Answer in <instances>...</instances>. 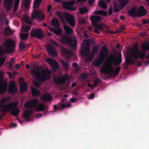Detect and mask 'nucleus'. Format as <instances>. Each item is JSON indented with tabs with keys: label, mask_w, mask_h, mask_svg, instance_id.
Segmentation results:
<instances>
[{
	"label": "nucleus",
	"mask_w": 149,
	"mask_h": 149,
	"mask_svg": "<svg viewBox=\"0 0 149 149\" xmlns=\"http://www.w3.org/2000/svg\"><path fill=\"white\" fill-rule=\"evenodd\" d=\"M122 60L121 54H118L117 58H116L115 55L111 54L107 59L106 65L102 69V73L108 74L112 77L117 76L120 71L121 68L118 66L114 70L112 64L114 63L115 65H119L121 63Z\"/></svg>",
	"instance_id": "obj_1"
},
{
	"label": "nucleus",
	"mask_w": 149,
	"mask_h": 149,
	"mask_svg": "<svg viewBox=\"0 0 149 149\" xmlns=\"http://www.w3.org/2000/svg\"><path fill=\"white\" fill-rule=\"evenodd\" d=\"M33 77L37 79V80L33 81L34 85L37 88L41 86L42 85V83L46 81L51 77V71L48 70L40 72L38 70H36L35 68L33 70Z\"/></svg>",
	"instance_id": "obj_2"
},
{
	"label": "nucleus",
	"mask_w": 149,
	"mask_h": 149,
	"mask_svg": "<svg viewBox=\"0 0 149 149\" xmlns=\"http://www.w3.org/2000/svg\"><path fill=\"white\" fill-rule=\"evenodd\" d=\"M15 43L13 40L8 38L3 42V46L4 48H0V56L4 55L6 53H11L15 47Z\"/></svg>",
	"instance_id": "obj_3"
},
{
	"label": "nucleus",
	"mask_w": 149,
	"mask_h": 149,
	"mask_svg": "<svg viewBox=\"0 0 149 149\" xmlns=\"http://www.w3.org/2000/svg\"><path fill=\"white\" fill-rule=\"evenodd\" d=\"M55 14L58 15L61 20L65 18L67 22L72 27H74L75 26V19L72 15L68 13L65 14L61 13L59 11L56 12Z\"/></svg>",
	"instance_id": "obj_4"
},
{
	"label": "nucleus",
	"mask_w": 149,
	"mask_h": 149,
	"mask_svg": "<svg viewBox=\"0 0 149 149\" xmlns=\"http://www.w3.org/2000/svg\"><path fill=\"white\" fill-rule=\"evenodd\" d=\"M131 51L132 56L135 60L137 59L138 57L141 59H143L146 56L145 53L140 51L138 49V46L133 47Z\"/></svg>",
	"instance_id": "obj_5"
},
{
	"label": "nucleus",
	"mask_w": 149,
	"mask_h": 149,
	"mask_svg": "<svg viewBox=\"0 0 149 149\" xmlns=\"http://www.w3.org/2000/svg\"><path fill=\"white\" fill-rule=\"evenodd\" d=\"M90 40H91L89 39L88 40H85V42H86V45L84 43L81 44L80 54L83 56H87L89 54L90 49L88 45L89 43Z\"/></svg>",
	"instance_id": "obj_6"
},
{
	"label": "nucleus",
	"mask_w": 149,
	"mask_h": 149,
	"mask_svg": "<svg viewBox=\"0 0 149 149\" xmlns=\"http://www.w3.org/2000/svg\"><path fill=\"white\" fill-rule=\"evenodd\" d=\"M44 36V32L41 29H37L34 30L32 29L30 32L31 37H36L40 40L42 39Z\"/></svg>",
	"instance_id": "obj_7"
},
{
	"label": "nucleus",
	"mask_w": 149,
	"mask_h": 149,
	"mask_svg": "<svg viewBox=\"0 0 149 149\" xmlns=\"http://www.w3.org/2000/svg\"><path fill=\"white\" fill-rule=\"evenodd\" d=\"M18 88L14 80H12L9 82L8 92L12 95H15L17 92Z\"/></svg>",
	"instance_id": "obj_8"
},
{
	"label": "nucleus",
	"mask_w": 149,
	"mask_h": 149,
	"mask_svg": "<svg viewBox=\"0 0 149 149\" xmlns=\"http://www.w3.org/2000/svg\"><path fill=\"white\" fill-rule=\"evenodd\" d=\"M109 52V50L106 46H102L98 60L103 63Z\"/></svg>",
	"instance_id": "obj_9"
},
{
	"label": "nucleus",
	"mask_w": 149,
	"mask_h": 149,
	"mask_svg": "<svg viewBox=\"0 0 149 149\" xmlns=\"http://www.w3.org/2000/svg\"><path fill=\"white\" fill-rule=\"evenodd\" d=\"M32 16L33 19L38 18L40 21L43 19L45 16L42 11L36 10L32 13Z\"/></svg>",
	"instance_id": "obj_10"
},
{
	"label": "nucleus",
	"mask_w": 149,
	"mask_h": 149,
	"mask_svg": "<svg viewBox=\"0 0 149 149\" xmlns=\"http://www.w3.org/2000/svg\"><path fill=\"white\" fill-rule=\"evenodd\" d=\"M14 0H3V5L4 9L7 11H9L11 8Z\"/></svg>",
	"instance_id": "obj_11"
},
{
	"label": "nucleus",
	"mask_w": 149,
	"mask_h": 149,
	"mask_svg": "<svg viewBox=\"0 0 149 149\" xmlns=\"http://www.w3.org/2000/svg\"><path fill=\"white\" fill-rule=\"evenodd\" d=\"M14 105L13 102H9L6 105H0V108L1 109V112H9L10 110H12Z\"/></svg>",
	"instance_id": "obj_12"
},
{
	"label": "nucleus",
	"mask_w": 149,
	"mask_h": 149,
	"mask_svg": "<svg viewBox=\"0 0 149 149\" xmlns=\"http://www.w3.org/2000/svg\"><path fill=\"white\" fill-rule=\"evenodd\" d=\"M46 49L48 53L51 55L52 56L55 57L57 55V54L55 48L49 44L47 45Z\"/></svg>",
	"instance_id": "obj_13"
},
{
	"label": "nucleus",
	"mask_w": 149,
	"mask_h": 149,
	"mask_svg": "<svg viewBox=\"0 0 149 149\" xmlns=\"http://www.w3.org/2000/svg\"><path fill=\"white\" fill-rule=\"evenodd\" d=\"M47 62L51 66L53 70H55L58 69V64L55 59L48 58L47 59Z\"/></svg>",
	"instance_id": "obj_14"
},
{
	"label": "nucleus",
	"mask_w": 149,
	"mask_h": 149,
	"mask_svg": "<svg viewBox=\"0 0 149 149\" xmlns=\"http://www.w3.org/2000/svg\"><path fill=\"white\" fill-rule=\"evenodd\" d=\"M74 0H72L63 3V6L64 8L70 11H73L75 10V8L73 7V6L75 3Z\"/></svg>",
	"instance_id": "obj_15"
},
{
	"label": "nucleus",
	"mask_w": 149,
	"mask_h": 149,
	"mask_svg": "<svg viewBox=\"0 0 149 149\" xmlns=\"http://www.w3.org/2000/svg\"><path fill=\"white\" fill-rule=\"evenodd\" d=\"M90 19L92 25L94 26L102 20V19L100 16L96 15L91 16Z\"/></svg>",
	"instance_id": "obj_16"
},
{
	"label": "nucleus",
	"mask_w": 149,
	"mask_h": 149,
	"mask_svg": "<svg viewBox=\"0 0 149 149\" xmlns=\"http://www.w3.org/2000/svg\"><path fill=\"white\" fill-rule=\"evenodd\" d=\"M137 17H141L142 16H145L147 11L144 6H141L137 9Z\"/></svg>",
	"instance_id": "obj_17"
},
{
	"label": "nucleus",
	"mask_w": 149,
	"mask_h": 149,
	"mask_svg": "<svg viewBox=\"0 0 149 149\" xmlns=\"http://www.w3.org/2000/svg\"><path fill=\"white\" fill-rule=\"evenodd\" d=\"M60 41L63 44L68 45L72 42V38L68 36H64L61 37Z\"/></svg>",
	"instance_id": "obj_18"
},
{
	"label": "nucleus",
	"mask_w": 149,
	"mask_h": 149,
	"mask_svg": "<svg viewBox=\"0 0 149 149\" xmlns=\"http://www.w3.org/2000/svg\"><path fill=\"white\" fill-rule=\"evenodd\" d=\"M41 99L44 102H49L52 101L53 100V98L52 96L49 93H47L43 94L41 97Z\"/></svg>",
	"instance_id": "obj_19"
},
{
	"label": "nucleus",
	"mask_w": 149,
	"mask_h": 149,
	"mask_svg": "<svg viewBox=\"0 0 149 149\" xmlns=\"http://www.w3.org/2000/svg\"><path fill=\"white\" fill-rule=\"evenodd\" d=\"M128 15L133 18L137 17V9L134 7L131 8L127 11Z\"/></svg>",
	"instance_id": "obj_20"
},
{
	"label": "nucleus",
	"mask_w": 149,
	"mask_h": 149,
	"mask_svg": "<svg viewBox=\"0 0 149 149\" xmlns=\"http://www.w3.org/2000/svg\"><path fill=\"white\" fill-rule=\"evenodd\" d=\"M38 103V101L35 100H33L29 101L26 102L25 105L27 108H31L35 107Z\"/></svg>",
	"instance_id": "obj_21"
},
{
	"label": "nucleus",
	"mask_w": 149,
	"mask_h": 149,
	"mask_svg": "<svg viewBox=\"0 0 149 149\" xmlns=\"http://www.w3.org/2000/svg\"><path fill=\"white\" fill-rule=\"evenodd\" d=\"M66 80V77L65 76H63L62 77L55 79V83L57 85H61L65 83Z\"/></svg>",
	"instance_id": "obj_22"
},
{
	"label": "nucleus",
	"mask_w": 149,
	"mask_h": 149,
	"mask_svg": "<svg viewBox=\"0 0 149 149\" xmlns=\"http://www.w3.org/2000/svg\"><path fill=\"white\" fill-rule=\"evenodd\" d=\"M19 90L21 93H26L28 90V86L26 82L22 83L19 85Z\"/></svg>",
	"instance_id": "obj_23"
},
{
	"label": "nucleus",
	"mask_w": 149,
	"mask_h": 149,
	"mask_svg": "<svg viewBox=\"0 0 149 149\" xmlns=\"http://www.w3.org/2000/svg\"><path fill=\"white\" fill-rule=\"evenodd\" d=\"M7 88V84L3 82L0 85V95L4 94Z\"/></svg>",
	"instance_id": "obj_24"
},
{
	"label": "nucleus",
	"mask_w": 149,
	"mask_h": 149,
	"mask_svg": "<svg viewBox=\"0 0 149 149\" xmlns=\"http://www.w3.org/2000/svg\"><path fill=\"white\" fill-rule=\"evenodd\" d=\"M61 51L64 55H66L68 58H69L72 54V52L69 50L67 49L66 48L62 47L61 49Z\"/></svg>",
	"instance_id": "obj_25"
},
{
	"label": "nucleus",
	"mask_w": 149,
	"mask_h": 149,
	"mask_svg": "<svg viewBox=\"0 0 149 149\" xmlns=\"http://www.w3.org/2000/svg\"><path fill=\"white\" fill-rule=\"evenodd\" d=\"M32 111H28L25 112L24 117V118L27 121H28L30 120L31 118L30 116L32 114Z\"/></svg>",
	"instance_id": "obj_26"
},
{
	"label": "nucleus",
	"mask_w": 149,
	"mask_h": 149,
	"mask_svg": "<svg viewBox=\"0 0 149 149\" xmlns=\"http://www.w3.org/2000/svg\"><path fill=\"white\" fill-rule=\"evenodd\" d=\"M64 29L66 34H72L73 33V30L68 26L66 25H64Z\"/></svg>",
	"instance_id": "obj_27"
},
{
	"label": "nucleus",
	"mask_w": 149,
	"mask_h": 149,
	"mask_svg": "<svg viewBox=\"0 0 149 149\" xmlns=\"http://www.w3.org/2000/svg\"><path fill=\"white\" fill-rule=\"evenodd\" d=\"M19 109L16 107H14L11 111L10 113L15 117H16L19 114Z\"/></svg>",
	"instance_id": "obj_28"
},
{
	"label": "nucleus",
	"mask_w": 149,
	"mask_h": 149,
	"mask_svg": "<svg viewBox=\"0 0 149 149\" xmlns=\"http://www.w3.org/2000/svg\"><path fill=\"white\" fill-rule=\"evenodd\" d=\"M95 28L102 30L103 28L107 29L108 27L104 24L101 23V24H97L93 26Z\"/></svg>",
	"instance_id": "obj_29"
},
{
	"label": "nucleus",
	"mask_w": 149,
	"mask_h": 149,
	"mask_svg": "<svg viewBox=\"0 0 149 149\" xmlns=\"http://www.w3.org/2000/svg\"><path fill=\"white\" fill-rule=\"evenodd\" d=\"M70 48L72 50L76 49L77 45V42L76 40H73L71 43L69 44Z\"/></svg>",
	"instance_id": "obj_30"
},
{
	"label": "nucleus",
	"mask_w": 149,
	"mask_h": 149,
	"mask_svg": "<svg viewBox=\"0 0 149 149\" xmlns=\"http://www.w3.org/2000/svg\"><path fill=\"white\" fill-rule=\"evenodd\" d=\"M51 22L53 26L56 28L59 27V22L57 19L55 18L54 19H52Z\"/></svg>",
	"instance_id": "obj_31"
},
{
	"label": "nucleus",
	"mask_w": 149,
	"mask_h": 149,
	"mask_svg": "<svg viewBox=\"0 0 149 149\" xmlns=\"http://www.w3.org/2000/svg\"><path fill=\"white\" fill-rule=\"evenodd\" d=\"M98 6L103 9H105L107 7V5L104 1H100L98 2Z\"/></svg>",
	"instance_id": "obj_32"
},
{
	"label": "nucleus",
	"mask_w": 149,
	"mask_h": 149,
	"mask_svg": "<svg viewBox=\"0 0 149 149\" xmlns=\"http://www.w3.org/2000/svg\"><path fill=\"white\" fill-rule=\"evenodd\" d=\"M41 1L42 0H34L33 3V9H36L39 8Z\"/></svg>",
	"instance_id": "obj_33"
},
{
	"label": "nucleus",
	"mask_w": 149,
	"mask_h": 149,
	"mask_svg": "<svg viewBox=\"0 0 149 149\" xmlns=\"http://www.w3.org/2000/svg\"><path fill=\"white\" fill-rule=\"evenodd\" d=\"M61 65L66 71H68L69 69V63L66 61L63 60L61 61Z\"/></svg>",
	"instance_id": "obj_34"
},
{
	"label": "nucleus",
	"mask_w": 149,
	"mask_h": 149,
	"mask_svg": "<svg viewBox=\"0 0 149 149\" xmlns=\"http://www.w3.org/2000/svg\"><path fill=\"white\" fill-rule=\"evenodd\" d=\"M31 90L32 95L33 96H38L41 93L39 91L36 89L34 88H32Z\"/></svg>",
	"instance_id": "obj_35"
},
{
	"label": "nucleus",
	"mask_w": 149,
	"mask_h": 149,
	"mask_svg": "<svg viewBox=\"0 0 149 149\" xmlns=\"http://www.w3.org/2000/svg\"><path fill=\"white\" fill-rule=\"evenodd\" d=\"M93 13L94 14H96L104 15L106 16H107V12L104 10H99L96 11H94Z\"/></svg>",
	"instance_id": "obj_36"
},
{
	"label": "nucleus",
	"mask_w": 149,
	"mask_h": 149,
	"mask_svg": "<svg viewBox=\"0 0 149 149\" xmlns=\"http://www.w3.org/2000/svg\"><path fill=\"white\" fill-rule=\"evenodd\" d=\"M57 29H51V31H53L55 34L57 35H60L62 33V31L61 28H57Z\"/></svg>",
	"instance_id": "obj_37"
},
{
	"label": "nucleus",
	"mask_w": 149,
	"mask_h": 149,
	"mask_svg": "<svg viewBox=\"0 0 149 149\" xmlns=\"http://www.w3.org/2000/svg\"><path fill=\"white\" fill-rule=\"evenodd\" d=\"M10 99V97L9 96L2 98L0 102V105H4V104L7 103Z\"/></svg>",
	"instance_id": "obj_38"
},
{
	"label": "nucleus",
	"mask_w": 149,
	"mask_h": 149,
	"mask_svg": "<svg viewBox=\"0 0 149 149\" xmlns=\"http://www.w3.org/2000/svg\"><path fill=\"white\" fill-rule=\"evenodd\" d=\"M134 62V60L132 57L128 58L126 59L125 61L126 65H133Z\"/></svg>",
	"instance_id": "obj_39"
},
{
	"label": "nucleus",
	"mask_w": 149,
	"mask_h": 149,
	"mask_svg": "<svg viewBox=\"0 0 149 149\" xmlns=\"http://www.w3.org/2000/svg\"><path fill=\"white\" fill-rule=\"evenodd\" d=\"M45 107L44 104L42 103L40 104L36 107V109L38 111H42L45 110Z\"/></svg>",
	"instance_id": "obj_40"
},
{
	"label": "nucleus",
	"mask_w": 149,
	"mask_h": 149,
	"mask_svg": "<svg viewBox=\"0 0 149 149\" xmlns=\"http://www.w3.org/2000/svg\"><path fill=\"white\" fill-rule=\"evenodd\" d=\"M149 49V43L146 42L143 44L142 45V49L143 51L145 52Z\"/></svg>",
	"instance_id": "obj_41"
},
{
	"label": "nucleus",
	"mask_w": 149,
	"mask_h": 149,
	"mask_svg": "<svg viewBox=\"0 0 149 149\" xmlns=\"http://www.w3.org/2000/svg\"><path fill=\"white\" fill-rule=\"evenodd\" d=\"M79 10L81 14H85L88 12V9L87 8L84 6L83 8H80L79 9Z\"/></svg>",
	"instance_id": "obj_42"
},
{
	"label": "nucleus",
	"mask_w": 149,
	"mask_h": 149,
	"mask_svg": "<svg viewBox=\"0 0 149 149\" xmlns=\"http://www.w3.org/2000/svg\"><path fill=\"white\" fill-rule=\"evenodd\" d=\"M98 50V47L97 46H94L93 48L92 49L91 53L93 55L95 56Z\"/></svg>",
	"instance_id": "obj_43"
},
{
	"label": "nucleus",
	"mask_w": 149,
	"mask_h": 149,
	"mask_svg": "<svg viewBox=\"0 0 149 149\" xmlns=\"http://www.w3.org/2000/svg\"><path fill=\"white\" fill-rule=\"evenodd\" d=\"M20 38L23 40H26L29 37V33H25L22 34L20 36Z\"/></svg>",
	"instance_id": "obj_44"
},
{
	"label": "nucleus",
	"mask_w": 149,
	"mask_h": 149,
	"mask_svg": "<svg viewBox=\"0 0 149 149\" xmlns=\"http://www.w3.org/2000/svg\"><path fill=\"white\" fill-rule=\"evenodd\" d=\"M24 0L25 1L24 3V5L25 7V9H26L27 8L29 7V6L30 3V1L29 0Z\"/></svg>",
	"instance_id": "obj_45"
},
{
	"label": "nucleus",
	"mask_w": 149,
	"mask_h": 149,
	"mask_svg": "<svg viewBox=\"0 0 149 149\" xmlns=\"http://www.w3.org/2000/svg\"><path fill=\"white\" fill-rule=\"evenodd\" d=\"M119 1L120 2L119 6L122 9H123L127 4L123 1V0H119Z\"/></svg>",
	"instance_id": "obj_46"
},
{
	"label": "nucleus",
	"mask_w": 149,
	"mask_h": 149,
	"mask_svg": "<svg viewBox=\"0 0 149 149\" xmlns=\"http://www.w3.org/2000/svg\"><path fill=\"white\" fill-rule=\"evenodd\" d=\"M4 31L5 34H8L12 33V30L9 27H6Z\"/></svg>",
	"instance_id": "obj_47"
},
{
	"label": "nucleus",
	"mask_w": 149,
	"mask_h": 149,
	"mask_svg": "<svg viewBox=\"0 0 149 149\" xmlns=\"http://www.w3.org/2000/svg\"><path fill=\"white\" fill-rule=\"evenodd\" d=\"M19 49H23L26 48V45L24 42H21L19 44Z\"/></svg>",
	"instance_id": "obj_48"
},
{
	"label": "nucleus",
	"mask_w": 149,
	"mask_h": 149,
	"mask_svg": "<svg viewBox=\"0 0 149 149\" xmlns=\"http://www.w3.org/2000/svg\"><path fill=\"white\" fill-rule=\"evenodd\" d=\"M31 28L30 26H24L22 28V30L25 32H26L29 31Z\"/></svg>",
	"instance_id": "obj_49"
},
{
	"label": "nucleus",
	"mask_w": 149,
	"mask_h": 149,
	"mask_svg": "<svg viewBox=\"0 0 149 149\" xmlns=\"http://www.w3.org/2000/svg\"><path fill=\"white\" fill-rule=\"evenodd\" d=\"M19 4V3L15 2L13 9L14 11H16L17 10Z\"/></svg>",
	"instance_id": "obj_50"
},
{
	"label": "nucleus",
	"mask_w": 149,
	"mask_h": 149,
	"mask_svg": "<svg viewBox=\"0 0 149 149\" xmlns=\"http://www.w3.org/2000/svg\"><path fill=\"white\" fill-rule=\"evenodd\" d=\"M113 11L114 13H116L119 12L120 10V9L118 6L116 5L114 6L113 8Z\"/></svg>",
	"instance_id": "obj_51"
},
{
	"label": "nucleus",
	"mask_w": 149,
	"mask_h": 149,
	"mask_svg": "<svg viewBox=\"0 0 149 149\" xmlns=\"http://www.w3.org/2000/svg\"><path fill=\"white\" fill-rule=\"evenodd\" d=\"M25 21L26 23L28 24H31L32 23V22L28 17L25 18Z\"/></svg>",
	"instance_id": "obj_52"
},
{
	"label": "nucleus",
	"mask_w": 149,
	"mask_h": 149,
	"mask_svg": "<svg viewBox=\"0 0 149 149\" xmlns=\"http://www.w3.org/2000/svg\"><path fill=\"white\" fill-rule=\"evenodd\" d=\"M4 14L3 13H0V22H2L4 20Z\"/></svg>",
	"instance_id": "obj_53"
},
{
	"label": "nucleus",
	"mask_w": 149,
	"mask_h": 149,
	"mask_svg": "<svg viewBox=\"0 0 149 149\" xmlns=\"http://www.w3.org/2000/svg\"><path fill=\"white\" fill-rule=\"evenodd\" d=\"M102 63V62L98 60L95 63V65L96 67H98L100 66Z\"/></svg>",
	"instance_id": "obj_54"
},
{
	"label": "nucleus",
	"mask_w": 149,
	"mask_h": 149,
	"mask_svg": "<svg viewBox=\"0 0 149 149\" xmlns=\"http://www.w3.org/2000/svg\"><path fill=\"white\" fill-rule=\"evenodd\" d=\"M101 80L98 78H97L95 79L94 81V83H96L98 84H100V82Z\"/></svg>",
	"instance_id": "obj_55"
},
{
	"label": "nucleus",
	"mask_w": 149,
	"mask_h": 149,
	"mask_svg": "<svg viewBox=\"0 0 149 149\" xmlns=\"http://www.w3.org/2000/svg\"><path fill=\"white\" fill-rule=\"evenodd\" d=\"M66 107V105L64 103H62L61 105L59 107L58 109H63Z\"/></svg>",
	"instance_id": "obj_56"
},
{
	"label": "nucleus",
	"mask_w": 149,
	"mask_h": 149,
	"mask_svg": "<svg viewBox=\"0 0 149 149\" xmlns=\"http://www.w3.org/2000/svg\"><path fill=\"white\" fill-rule=\"evenodd\" d=\"M112 13H113L112 8L111 7L109 9V10L108 11V15H111Z\"/></svg>",
	"instance_id": "obj_57"
},
{
	"label": "nucleus",
	"mask_w": 149,
	"mask_h": 149,
	"mask_svg": "<svg viewBox=\"0 0 149 149\" xmlns=\"http://www.w3.org/2000/svg\"><path fill=\"white\" fill-rule=\"evenodd\" d=\"M5 61V58L4 57H3L1 58H0V65L4 63Z\"/></svg>",
	"instance_id": "obj_58"
},
{
	"label": "nucleus",
	"mask_w": 149,
	"mask_h": 149,
	"mask_svg": "<svg viewBox=\"0 0 149 149\" xmlns=\"http://www.w3.org/2000/svg\"><path fill=\"white\" fill-rule=\"evenodd\" d=\"M3 73L2 71H0V82L1 81L3 78Z\"/></svg>",
	"instance_id": "obj_59"
},
{
	"label": "nucleus",
	"mask_w": 149,
	"mask_h": 149,
	"mask_svg": "<svg viewBox=\"0 0 149 149\" xmlns=\"http://www.w3.org/2000/svg\"><path fill=\"white\" fill-rule=\"evenodd\" d=\"M70 100L72 102H75L77 101L76 99L74 97H73L70 98Z\"/></svg>",
	"instance_id": "obj_60"
},
{
	"label": "nucleus",
	"mask_w": 149,
	"mask_h": 149,
	"mask_svg": "<svg viewBox=\"0 0 149 149\" xmlns=\"http://www.w3.org/2000/svg\"><path fill=\"white\" fill-rule=\"evenodd\" d=\"M135 63V65L137 66L138 67H139V66H140L141 65V61H139V63Z\"/></svg>",
	"instance_id": "obj_61"
},
{
	"label": "nucleus",
	"mask_w": 149,
	"mask_h": 149,
	"mask_svg": "<svg viewBox=\"0 0 149 149\" xmlns=\"http://www.w3.org/2000/svg\"><path fill=\"white\" fill-rule=\"evenodd\" d=\"M95 96V95L94 93H91V94L89 95V99H92L93 98H94Z\"/></svg>",
	"instance_id": "obj_62"
},
{
	"label": "nucleus",
	"mask_w": 149,
	"mask_h": 149,
	"mask_svg": "<svg viewBox=\"0 0 149 149\" xmlns=\"http://www.w3.org/2000/svg\"><path fill=\"white\" fill-rule=\"evenodd\" d=\"M147 24H148L147 21V19H144L142 21V25H144Z\"/></svg>",
	"instance_id": "obj_63"
},
{
	"label": "nucleus",
	"mask_w": 149,
	"mask_h": 149,
	"mask_svg": "<svg viewBox=\"0 0 149 149\" xmlns=\"http://www.w3.org/2000/svg\"><path fill=\"white\" fill-rule=\"evenodd\" d=\"M52 43L56 47H57L58 46V43L54 41V40H52Z\"/></svg>",
	"instance_id": "obj_64"
}]
</instances>
